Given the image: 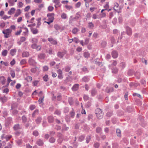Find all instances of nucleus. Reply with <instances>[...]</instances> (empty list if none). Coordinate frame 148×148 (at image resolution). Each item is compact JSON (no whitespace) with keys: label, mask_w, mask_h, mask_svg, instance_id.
<instances>
[{"label":"nucleus","mask_w":148,"mask_h":148,"mask_svg":"<svg viewBox=\"0 0 148 148\" xmlns=\"http://www.w3.org/2000/svg\"><path fill=\"white\" fill-rule=\"evenodd\" d=\"M5 23H2L1 24L0 26L1 27L3 28L5 26Z\"/></svg>","instance_id":"obj_55"},{"label":"nucleus","mask_w":148,"mask_h":148,"mask_svg":"<svg viewBox=\"0 0 148 148\" xmlns=\"http://www.w3.org/2000/svg\"><path fill=\"white\" fill-rule=\"evenodd\" d=\"M88 79L86 77H85L83 78V80L85 82H87L88 81Z\"/></svg>","instance_id":"obj_50"},{"label":"nucleus","mask_w":148,"mask_h":148,"mask_svg":"<svg viewBox=\"0 0 148 148\" xmlns=\"http://www.w3.org/2000/svg\"><path fill=\"white\" fill-rule=\"evenodd\" d=\"M55 140L53 138H51L50 139L49 141L51 143H53L55 142Z\"/></svg>","instance_id":"obj_46"},{"label":"nucleus","mask_w":148,"mask_h":148,"mask_svg":"<svg viewBox=\"0 0 148 148\" xmlns=\"http://www.w3.org/2000/svg\"><path fill=\"white\" fill-rule=\"evenodd\" d=\"M9 3L12 5H13L14 3V0H8Z\"/></svg>","instance_id":"obj_24"},{"label":"nucleus","mask_w":148,"mask_h":148,"mask_svg":"<svg viewBox=\"0 0 148 148\" xmlns=\"http://www.w3.org/2000/svg\"><path fill=\"white\" fill-rule=\"evenodd\" d=\"M96 130L97 133H99L101 131V129L99 127H98L97 128Z\"/></svg>","instance_id":"obj_47"},{"label":"nucleus","mask_w":148,"mask_h":148,"mask_svg":"<svg viewBox=\"0 0 148 148\" xmlns=\"http://www.w3.org/2000/svg\"><path fill=\"white\" fill-rule=\"evenodd\" d=\"M23 29L25 30V31L23 32V33H24V34H27L28 32L27 28H23Z\"/></svg>","instance_id":"obj_33"},{"label":"nucleus","mask_w":148,"mask_h":148,"mask_svg":"<svg viewBox=\"0 0 148 148\" xmlns=\"http://www.w3.org/2000/svg\"><path fill=\"white\" fill-rule=\"evenodd\" d=\"M119 4L117 3H114V9L116 11L118 10L119 9Z\"/></svg>","instance_id":"obj_9"},{"label":"nucleus","mask_w":148,"mask_h":148,"mask_svg":"<svg viewBox=\"0 0 148 148\" xmlns=\"http://www.w3.org/2000/svg\"><path fill=\"white\" fill-rule=\"evenodd\" d=\"M95 113L98 119H101L102 118L103 114L102 111L99 108H97L96 110Z\"/></svg>","instance_id":"obj_2"},{"label":"nucleus","mask_w":148,"mask_h":148,"mask_svg":"<svg viewBox=\"0 0 148 148\" xmlns=\"http://www.w3.org/2000/svg\"><path fill=\"white\" fill-rule=\"evenodd\" d=\"M1 100L2 102L4 103L6 102L7 100V98L5 96L1 98Z\"/></svg>","instance_id":"obj_18"},{"label":"nucleus","mask_w":148,"mask_h":148,"mask_svg":"<svg viewBox=\"0 0 148 148\" xmlns=\"http://www.w3.org/2000/svg\"><path fill=\"white\" fill-rule=\"evenodd\" d=\"M26 61L25 60L23 59L20 62L21 64H23L26 63Z\"/></svg>","instance_id":"obj_44"},{"label":"nucleus","mask_w":148,"mask_h":148,"mask_svg":"<svg viewBox=\"0 0 148 148\" xmlns=\"http://www.w3.org/2000/svg\"><path fill=\"white\" fill-rule=\"evenodd\" d=\"M29 63L31 65H34L36 62L32 58H30L29 60Z\"/></svg>","instance_id":"obj_13"},{"label":"nucleus","mask_w":148,"mask_h":148,"mask_svg":"<svg viewBox=\"0 0 148 148\" xmlns=\"http://www.w3.org/2000/svg\"><path fill=\"white\" fill-rule=\"evenodd\" d=\"M16 50L15 49H11L10 51V54L12 56H14L16 53Z\"/></svg>","instance_id":"obj_12"},{"label":"nucleus","mask_w":148,"mask_h":148,"mask_svg":"<svg viewBox=\"0 0 148 148\" xmlns=\"http://www.w3.org/2000/svg\"><path fill=\"white\" fill-rule=\"evenodd\" d=\"M126 31L128 35H130L132 33V30L129 27H127L126 28Z\"/></svg>","instance_id":"obj_16"},{"label":"nucleus","mask_w":148,"mask_h":148,"mask_svg":"<svg viewBox=\"0 0 148 148\" xmlns=\"http://www.w3.org/2000/svg\"><path fill=\"white\" fill-rule=\"evenodd\" d=\"M6 79L3 76L0 77V81H1L3 84L5 83Z\"/></svg>","instance_id":"obj_11"},{"label":"nucleus","mask_w":148,"mask_h":148,"mask_svg":"<svg viewBox=\"0 0 148 148\" xmlns=\"http://www.w3.org/2000/svg\"><path fill=\"white\" fill-rule=\"evenodd\" d=\"M22 32V30L20 29L19 31H17L15 33V34L16 35H19L21 32Z\"/></svg>","instance_id":"obj_38"},{"label":"nucleus","mask_w":148,"mask_h":148,"mask_svg":"<svg viewBox=\"0 0 148 148\" xmlns=\"http://www.w3.org/2000/svg\"><path fill=\"white\" fill-rule=\"evenodd\" d=\"M73 42L75 43H77L78 42V40L76 38H73Z\"/></svg>","instance_id":"obj_52"},{"label":"nucleus","mask_w":148,"mask_h":148,"mask_svg":"<svg viewBox=\"0 0 148 148\" xmlns=\"http://www.w3.org/2000/svg\"><path fill=\"white\" fill-rule=\"evenodd\" d=\"M53 2L56 4H58L59 3V1L58 0H53Z\"/></svg>","instance_id":"obj_51"},{"label":"nucleus","mask_w":148,"mask_h":148,"mask_svg":"<svg viewBox=\"0 0 148 148\" xmlns=\"http://www.w3.org/2000/svg\"><path fill=\"white\" fill-rule=\"evenodd\" d=\"M54 9V8L51 6H49L48 8V11H52Z\"/></svg>","instance_id":"obj_31"},{"label":"nucleus","mask_w":148,"mask_h":148,"mask_svg":"<svg viewBox=\"0 0 148 148\" xmlns=\"http://www.w3.org/2000/svg\"><path fill=\"white\" fill-rule=\"evenodd\" d=\"M43 143L42 140H39L37 141V144L39 145H41L43 144Z\"/></svg>","instance_id":"obj_23"},{"label":"nucleus","mask_w":148,"mask_h":148,"mask_svg":"<svg viewBox=\"0 0 148 148\" xmlns=\"http://www.w3.org/2000/svg\"><path fill=\"white\" fill-rule=\"evenodd\" d=\"M35 108V106L34 105H31L30 106L29 108L31 110H33Z\"/></svg>","instance_id":"obj_43"},{"label":"nucleus","mask_w":148,"mask_h":148,"mask_svg":"<svg viewBox=\"0 0 148 148\" xmlns=\"http://www.w3.org/2000/svg\"><path fill=\"white\" fill-rule=\"evenodd\" d=\"M64 53L59 52L58 53V56L60 58H62L64 56Z\"/></svg>","instance_id":"obj_20"},{"label":"nucleus","mask_w":148,"mask_h":148,"mask_svg":"<svg viewBox=\"0 0 148 148\" xmlns=\"http://www.w3.org/2000/svg\"><path fill=\"white\" fill-rule=\"evenodd\" d=\"M54 27L55 29L57 30H58L60 29V27L58 25H55L54 26Z\"/></svg>","instance_id":"obj_27"},{"label":"nucleus","mask_w":148,"mask_h":148,"mask_svg":"<svg viewBox=\"0 0 148 148\" xmlns=\"http://www.w3.org/2000/svg\"><path fill=\"white\" fill-rule=\"evenodd\" d=\"M57 73L58 74V77L60 79L63 78L62 71L60 69H58L57 71Z\"/></svg>","instance_id":"obj_4"},{"label":"nucleus","mask_w":148,"mask_h":148,"mask_svg":"<svg viewBox=\"0 0 148 148\" xmlns=\"http://www.w3.org/2000/svg\"><path fill=\"white\" fill-rule=\"evenodd\" d=\"M29 55V54L27 52H24L22 54V56L23 57H27Z\"/></svg>","instance_id":"obj_15"},{"label":"nucleus","mask_w":148,"mask_h":148,"mask_svg":"<svg viewBox=\"0 0 148 148\" xmlns=\"http://www.w3.org/2000/svg\"><path fill=\"white\" fill-rule=\"evenodd\" d=\"M45 55L43 54H41L38 56V58L41 59H43L45 57Z\"/></svg>","instance_id":"obj_48"},{"label":"nucleus","mask_w":148,"mask_h":148,"mask_svg":"<svg viewBox=\"0 0 148 148\" xmlns=\"http://www.w3.org/2000/svg\"><path fill=\"white\" fill-rule=\"evenodd\" d=\"M116 133L118 136H121V131L119 129L116 130Z\"/></svg>","instance_id":"obj_26"},{"label":"nucleus","mask_w":148,"mask_h":148,"mask_svg":"<svg viewBox=\"0 0 148 148\" xmlns=\"http://www.w3.org/2000/svg\"><path fill=\"white\" fill-rule=\"evenodd\" d=\"M79 85L77 84H75L73 86L72 88V89L74 91L77 90L78 88Z\"/></svg>","instance_id":"obj_14"},{"label":"nucleus","mask_w":148,"mask_h":148,"mask_svg":"<svg viewBox=\"0 0 148 148\" xmlns=\"http://www.w3.org/2000/svg\"><path fill=\"white\" fill-rule=\"evenodd\" d=\"M65 7L66 9L68 10H70L73 8V7L72 6L66 5Z\"/></svg>","instance_id":"obj_37"},{"label":"nucleus","mask_w":148,"mask_h":148,"mask_svg":"<svg viewBox=\"0 0 148 148\" xmlns=\"http://www.w3.org/2000/svg\"><path fill=\"white\" fill-rule=\"evenodd\" d=\"M11 76L13 77L14 78L15 77V73L14 71H12L11 72Z\"/></svg>","instance_id":"obj_53"},{"label":"nucleus","mask_w":148,"mask_h":148,"mask_svg":"<svg viewBox=\"0 0 148 148\" xmlns=\"http://www.w3.org/2000/svg\"><path fill=\"white\" fill-rule=\"evenodd\" d=\"M41 121V119L40 118H38L36 120V122L37 124L39 123Z\"/></svg>","instance_id":"obj_32"},{"label":"nucleus","mask_w":148,"mask_h":148,"mask_svg":"<svg viewBox=\"0 0 148 148\" xmlns=\"http://www.w3.org/2000/svg\"><path fill=\"white\" fill-rule=\"evenodd\" d=\"M72 98H69V101L70 105H71L72 104Z\"/></svg>","instance_id":"obj_57"},{"label":"nucleus","mask_w":148,"mask_h":148,"mask_svg":"<svg viewBox=\"0 0 148 148\" xmlns=\"http://www.w3.org/2000/svg\"><path fill=\"white\" fill-rule=\"evenodd\" d=\"M84 139V137L83 136H80L79 138V140L80 141H82Z\"/></svg>","instance_id":"obj_36"},{"label":"nucleus","mask_w":148,"mask_h":148,"mask_svg":"<svg viewBox=\"0 0 148 148\" xmlns=\"http://www.w3.org/2000/svg\"><path fill=\"white\" fill-rule=\"evenodd\" d=\"M42 92H40L39 94V96L41 97L38 100V102L39 103H41L43 100L44 96L42 95Z\"/></svg>","instance_id":"obj_6"},{"label":"nucleus","mask_w":148,"mask_h":148,"mask_svg":"<svg viewBox=\"0 0 148 148\" xmlns=\"http://www.w3.org/2000/svg\"><path fill=\"white\" fill-rule=\"evenodd\" d=\"M48 40L53 45H56L57 43L56 41L54 40L53 38H49L48 39Z\"/></svg>","instance_id":"obj_5"},{"label":"nucleus","mask_w":148,"mask_h":148,"mask_svg":"<svg viewBox=\"0 0 148 148\" xmlns=\"http://www.w3.org/2000/svg\"><path fill=\"white\" fill-rule=\"evenodd\" d=\"M13 128L14 130H18L20 128V127L18 124L15 125L14 127Z\"/></svg>","instance_id":"obj_17"},{"label":"nucleus","mask_w":148,"mask_h":148,"mask_svg":"<svg viewBox=\"0 0 148 148\" xmlns=\"http://www.w3.org/2000/svg\"><path fill=\"white\" fill-rule=\"evenodd\" d=\"M15 9L14 8H12L8 11V14H14L15 11Z\"/></svg>","instance_id":"obj_8"},{"label":"nucleus","mask_w":148,"mask_h":148,"mask_svg":"<svg viewBox=\"0 0 148 148\" xmlns=\"http://www.w3.org/2000/svg\"><path fill=\"white\" fill-rule=\"evenodd\" d=\"M96 93V91L95 89H93L91 91V93L92 95H95Z\"/></svg>","instance_id":"obj_40"},{"label":"nucleus","mask_w":148,"mask_h":148,"mask_svg":"<svg viewBox=\"0 0 148 148\" xmlns=\"http://www.w3.org/2000/svg\"><path fill=\"white\" fill-rule=\"evenodd\" d=\"M112 57L114 58H116L118 56V53L115 51H113L112 52Z\"/></svg>","instance_id":"obj_7"},{"label":"nucleus","mask_w":148,"mask_h":148,"mask_svg":"<svg viewBox=\"0 0 148 148\" xmlns=\"http://www.w3.org/2000/svg\"><path fill=\"white\" fill-rule=\"evenodd\" d=\"M61 16L62 19H66L67 18V15L66 14L63 13L61 14Z\"/></svg>","instance_id":"obj_19"},{"label":"nucleus","mask_w":148,"mask_h":148,"mask_svg":"<svg viewBox=\"0 0 148 148\" xmlns=\"http://www.w3.org/2000/svg\"><path fill=\"white\" fill-rule=\"evenodd\" d=\"M84 56L85 58H88L90 56V54L88 52H85L84 53Z\"/></svg>","instance_id":"obj_22"},{"label":"nucleus","mask_w":148,"mask_h":148,"mask_svg":"<svg viewBox=\"0 0 148 148\" xmlns=\"http://www.w3.org/2000/svg\"><path fill=\"white\" fill-rule=\"evenodd\" d=\"M93 24L92 23H88V27L91 28H92L93 27Z\"/></svg>","instance_id":"obj_34"},{"label":"nucleus","mask_w":148,"mask_h":148,"mask_svg":"<svg viewBox=\"0 0 148 148\" xmlns=\"http://www.w3.org/2000/svg\"><path fill=\"white\" fill-rule=\"evenodd\" d=\"M12 30L10 29H7L3 30V33L4 34V37L5 38H8L11 36Z\"/></svg>","instance_id":"obj_1"},{"label":"nucleus","mask_w":148,"mask_h":148,"mask_svg":"<svg viewBox=\"0 0 148 148\" xmlns=\"http://www.w3.org/2000/svg\"><path fill=\"white\" fill-rule=\"evenodd\" d=\"M78 31V29H77L75 28H74L73 29L72 32L73 34H75Z\"/></svg>","instance_id":"obj_35"},{"label":"nucleus","mask_w":148,"mask_h":148,"mask_svg":"<svg viewBox=\"0 0 148 148\" xmlns=\"http://www.w3.org/2000/svg\"><path fill=\"white\" fill-rule=\"evenodd\" d=\"M92 18L94 19H96L98 18V16L96 14H94L92 16Z\"/></svg>","instance_id":"obj_56"},{"label":"nucleus","mask_w":148,"mask_h":148,"mask_svg":"<svg viewBox=\"0 0 148 148\" xmlns=\"http://www.w3.org/2000/svg\"><path fill=\"white\" fill-rule=\"evenodd\" d=\"M90 136H88L86 138V141L87 143L89 142V141L90 140Z\"/></svg>","instance_id":"obj_63"},{"label":"nucleus","mask_w":148,"mask_h":148,"mask_svg":"<svg viewBox=\"0 0 148 148\" xmlns=\"http://www.w3.org/2000/svg\"><path fill=\"white\" fill-rule=\"evenodd\" d=\"M21 13V10L19 9H18L17 10L15 14L14 15V16L17 17Z\"/></svg>","instance_id":"obj_10"},{"label":"nucleus","mask_w":148,"mask_h":148,"mask_svg":"<svg viewBox=\"0 0 148 148\" xmlns=\"http://www.w3.org/2000/svg\"><path fill=\"white\" fill-rule=\"evenodd\" d=\"M48 76L47 75H45L43 77V79L44 81L46 82L48 80Z\"/></svg>","instance_id":"obj_39"},{"label":"nucleus","mask_w":148,"mask_h":148,"mask_svg":"<svg viewBox=\"0 0 148 148\" xmlns=\"http://www.w3.org/2000/svg\"><path fill=\"white\" fill-rule=\"evenodd\" d=\"M38 82V81H34L33 82V85L34 86H36L37 85Z\"/></svg>","instance_id":"obj_62"},{"label":"nucleus","mask_w":148,"mask_h":148,"mask_svg":"<svg viewBox=\"0 0 148 148\" xmlns=\"http://www.w3.org/2000/svg\"><path fill=\"white\" fill-rule=\"evenodd\" d=\"M1 63L3 64H4L5 66H7L8 65V63L7 62H4L2 61H1Z\"/></svg>","instance_id":"obj_45"},{"label":"nucleus","mask_w":148,"mask_h":148,"mask_svg":"<svg viewBox=\"0 0 148 148\" xmlns=\"http://www.w3.org/2000/svg\"><path fill=\"white\" fill-rule=\"evenodd\" d=\"M23 4L21 2H19L18 3V6L19 8H21L23 7Z\"/></svg>","instance_id":"obj_42"},{"label":"nucleus","mask_w":148,"mask_h":148,"mask_svg":"<svg viewBox=\"0 0 148 148\" xmlns=\"http://www.w3.org/2000/svg\"><path fill=\"white\" fill-rule=\"evenodd\" d=\"M41 46H37L36 47V50H37V51H39V50H40V49H41Z\"/></svg>","instance_id":"obj_58"},{"label":"nucleus","mask_w":148,"mask_h":148,"mask_svg":"<svg viewBox=\"0 0 148 148\" xmlns=\"http://www.w3.org/2000/svg\"><path fill=\"white\" fill-rule=\"evenodd\" d=\"M26 80L27 82H31L32 79V77L31 76H28L25 79Z\"/></svg>","instance_id":"obj_21"},{"label":"nucleus","mask_w":148,"mask_h":148,"mask_svg":"<svg viewBox=\"0 0 148 148\" xmlns=\"http://www.w3.org/2000/svg\"><path fill=\"white\" fill-rule=\"evenodd\" d=\"M70 68L69 67L67 66L65 68V70L66 72H67L70 70Z\"/></svg>","instance_id":"obj_60"},{"label":"nucleus","mask_w":148,"mask_h":148,"mask_svg":"<svg viewBox=\"0 0 148 148\" xmlns=\"http://www.w3.org/2000/svg\"><path fill=\"white\" fill-rule=\"evenodd\" d=\"M8 51L7 50H5L3 51L2 53V55L3 56H6L7 54Z\"/></svg>","instance_id":"obj_28"},{"label":"nucleus","mask_w":148,"mask_h":148,"mask_svg":"<svg viewBox=\"0 0 148 148\" xmlns=\"http://www.w3.org/2000/svg\"><path fill=\"white\" fill-rule=\"evenodd\" d=\"M32 40L33 42H37V40L36 38H33L32 39Z\"/></svg>","instance_id":"obj_61"},{"label":"nucleus","mask_w":148,"mask_h":148,"mask_svg":"<svg viewBox=\"0 0 148 148\" xmlns=\"http://www.w3.org/2000/svg\"><path fill=\"white\" fill-rule=\"evenodd\" d=\"M48 69V67L46 66H44L43 67V70L44 71H47Z\"/></svg>","instance_id":"obj_41"},{"label":"nucleus","mask_w":148,"mask_h":148,"mask_svg":"<svg viewBox=\"0 0 148 148\" xmlns=\"http://www.w3.org/2000/svg\"><path fill=\"white\" fill-rule=\"evenodd\" d=\"M32 31L33 33L34 34H37L38 32V30L36 29H32Z\"/></svg>","instance_id":"obj_30"},{"label":"nucleus","mask_w":148,"mask_h":148,"mask_svg":"<svg viewBox=\"0 0 148 148\" xmlns=\"http://www.w3.org/2000/svg\"><path fill=\"white\" fill-rule=\"evenodd\" d=\"M100 15L101 16V17H105L106 16V14L105 13L102 12L101 13Z\"/></svg>","instance_id":"obj_54"},{"label":"nucleus","mask_w":148,"mask_h":148,"mask_svg":"<svg viewBox=\"0 0 148 148\" xmlns=\"http://www.w3.org/2000/svg\"><path fill=\"white\" fill-rule=\"evenodd\" d=\"M10 16L8 17L6 15H4L3 17L2 18L4 20H6L7 19H8L9 18Z\"/></svg>","instance_id":"obj_59"},{"label":"nucleus","mask_w":148,"mask_h":148,"mask_svg":"<svg viewBox=\"0 0 148 148\" xmlns=\"http://www.w3.org/2000/svg\"><path fill=\"white\" fill-rule=\"evenodd\" d=\"M33 134L36 136H37L38 135V132L37 131H35L33 133Z\"/></svg>","instance_id":"obj_64"},{"label":"nucleus","mask_w":148,"mask_h":148,"mask_svg":"<svg viewBox=\"0 0 148 148\" xmlns=\"http://www.w3.org/2000/svg\"><path fill=\"white\" fill-rule=\"evenodd\" d=\"M54 13L48 14H47L48 17V21H51V22H53L54 19Z\"/></svg>","instance_id":"obj_3"},{"label":"nucleus","mask_w":148,"mask_h":148,"mask_svg":"<svg viewBox=\"0 0 148 148\" xmlns=\"http://www.w3.org/2000/svg\"><path fill=\"white\" fill-rule=\"evenodd\" d=\"M81 5V3L80 2H77L75 4V7L76 8H79Z\"/></svg>","instance_id":"obj_29"},{"label":"nucleus","mask_w":148,"mask_h":148,"mask_svg":"<svg viewBox=\"0 0 148 148\" xmlns=\"http://www.w3.org/2000/svg\"><path fill=\"white\" fill-rule=\"evenodd\" d=\"M48 121L49 122H52L53 121V118L51 116H49L48 118Z\"/></svg>","instance_id":"obj_25"},{"label":"nucleus","mask_w":148,"mask_h":148,"mask_svg":"<svg viewBox=\"0 0 148 148\" xmlns=\"http://www.w3.org/2000/svg\"><path fill=\"white\" fill-rule=\"evenodd\" d=\"M105 10H107L109 8V5L108 3H107L104 6Z\"/></svg>","instance_id":"obj_49"}]
</instances>
